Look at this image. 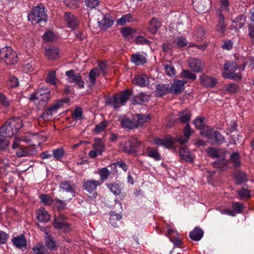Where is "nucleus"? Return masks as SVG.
<instances>
[{"label": "nucleus", "mask_w": 254, "mask_h": 254, "mask_svg": "<svg viewBox=\"0 0 254 254\" xmlns=\"http://www.w3.org/2000/svg\"><path fill=\"white\" fill-rule=\"evenodd\" d=\"M166 74L170 76H175L176 74V70L173 65L171 64H163Z\"/></svg>", "instance_id": "nucleus-58"}, {"label": "nucleus", "mask_w": 254, "mask_h": 254, "mask_svg": "<svg viewBox=\"0 0 254 254\" xmlns=\"http://www.w3.org/2000/svg\"><path fill=\"white\" fill-rule=\"evenodd\" d=\"M217 30L221 33H223L226 28V25L224 23V17L219 19L218 23L216 26Z\"/></svg>", "instance_id": "nucleus-64"}, {"label": "nucleus", "mask_w": 254, "mask_h": 254, "mask_svg": "<svg viewBox=\"0 0 254 254\" xmlns=\"http://www.w3.org/2000/svg\"><path fill=\"white\" fill-rule=\"evenodd\" d=\"M11 104V101L2 92H0V105L4 107H8Z\"/></svg>", "instance_id": "nucleus-60"}, {"label": "nucleus", "mask_w": 254, "mask_h": 254, "mask_svg": "<svg viewBox=\"0 0 254 254\" xmlns=\"http://www.w3.org/2000/svg\"><path fill=\"white\" fill-rule=\"evenodd\" d=\"M45 55L49 60H55L59 58V49L55 47H50L45 49Z\"/></svg>", "instance_id": "nucleus-25"}, {"label": "nucleus", "mask_w": 254, "mask_h": 254, "mask_svg": "<svg viewBox=\"0 0 254 254\" xmlns=\"http://www.w3.org/2000/svg\"><path fill=\"white\" fill-rule=\"evenodd\" d=\"M100 75V72L97 68L92 69L89 73V81L92 85L96 84V77Z\"/></svg>", "instance_id": "nucleus-44"}, {"label": "nucleus", "mask_w": 254, "mask_h": 254, "mask_svg": "<svg viewBox=\"0 0 254 254\" xmlns=\"http://www.w3.org/2000/svg\"><path fill=\"white\" fill-rule=\"evenodd\" d=\"M203 235V232L201 229L197 227H195L191 232L190 233V237L192 240L198 241L200 240Z\"/></svg>", "instance_id": "nucleus-34"}, {"label": "nucleus", "mask_w": 254, "mask_h": 254, "mask_svg": "<svg viewBox=\"0 0 254 254\" xmlns=\"http://www.w3.org/2000/svg\"><path fill=\"white\" fill-rule=\"evenodd\" d=\"M42 202L45 205H50L53 204L54 199H53L49 194H42L39 196Z\"/></svg>", "instance_id": "nucleus-57"}, {"label": "nucleus", "mask_w": 254, "mask_h": 254, "mask_svg": "<svg viewBox=\"0 0 254 254\" xmlns=\"http://www.w3.org/2000/svg\"><path fill=\"white\" fill-rule=\"evenodd\" d=\"M186 82L179 79H174L171 86L170 85V93L174 95H179L184 90V85Z\"/></svg>", "instance_id": "nucleus-8"}, {"label": "nucleus", "mask_w": 254, "mask_h": 254, "mask_svg": "<svg viewBox=\"0 0 254 254\" xmlns=\"http://www.w3.org/2000/svg\"><path fill=\"white\" fill-rule=\"evenodd\" d=\"M65 154V151L63 148L60 147L54 149L53 151V155L57 160H60L62 158Z\"/></svg>", "instance_id": "nucleus-53"}, {"label": "nucleus", "mask_w": 254, "mask_h": 254, "mask_svg": "<svg viewBox=\"0 0 254 254\" xmlns=\"http://www.w3.org/2000/svg\"><path fill=\"white\" fill-rule=\"evenodd\" d=\"M133 20V18L130 13H128L126 15H124L122 17L118 19L117 21V23L118 25H124L127 22H129Z\"/></svg>", "instance_id": "nucleus-46"}, {"label": "nucleus", "mask_w": 254, "mask_h": 254, "mask_svg": "<svg viewBox=\"0 0 254 254\" xmlns=\"http://www.w3.org/2000/svg\"><path fill=\"white\" fill-rule=\"evenodd\" d=\"M63 2L66 7L72 10L77 9L79 6V3L74 0H64Z\"/></svg>", "instance_id": "nucleus-56"}, {"label": "nucleus", "mask_w": 254, "mask_h": 254, "mask_svg": "<svg viewBox=\"0 0 254 254\" xmlns=\"http://www.w3.org/2000/svg\"><path fill=\"white\" fill-rule=\"evenodd\" d=\"M246 22V16L243 14H241L236 17L233 20L232 27L234 29H239L242 28Z\"/></svg>", "instance_id": "nucleus-22"}, {"label": "nucleus", "mask_w": 254, "mask_h": 254, "mask_svg": "<svg viewBox=\"0 0 254 254\" xmlns=\"http://www.w3.org/2000/svg\"><path fill=\"white\" fill-rule=\"evenodd\" d=\"M136 121L135 123V128L142 127L145 123H148L151 119L150 115L138 114L136 115Z\"/></svg>", "instance_id": "nucleus-19"}, {"label": "nucleus", "mask_w": 254, "mask_h": 254, "mask_svg": "<svg viewBox=\"0 0 254 254\" xmlns=\"http://www.w3.org/2000/svg\"><path fill=\"white\" fill-rule=\"evenodd\" d=\"M235 176L237 184H240L247 181V176L245 173L237 171L235 173Z\"/></svg>", "instance_id": "nucleus-52"}, {"label": "nucleus", "mask_w": 254, "mask_h": 254, "mask_svg": "<svg viewBox=\"0 0 254 254\" xmlns=\"http://www.w3.org/2000/svg\"><path fill=\"white\" fill-rule=\"evenodd\" d=\"M46 80L48 83H50L52 85H55L57 80L56 71L54 70L49 71L47 74Z\"/></svg>", "instance_id": "nucleus-51"}, {"label": "nucleus", "mask_w": 254, "mask_h": 254, "mask_svg": "<svg viewBox=\"0 0 254 254\" xmlns=\"http://www.w3.org/2000/svg\"><path fill=\"white\" fill-rule=\"evenodd\" d=\"M222 75L225 78L231 79L236 81L241 80L242 78V74L241 73H235L233 71L223 72Z\"/></svg>", "instance_id": "nucleus-41"}, {"label": "nucleus", "mask_w": 254, "mask_h": 254, "mask_svg": "<svg viewBox=\"0 0 254 254\" xmlns=\"http://www.w3.org/2000/svg\"><path fill=\"white\" fill-rule=\"evenodd\" d=\"M154 93L156 97H162L168 93H170V85L167 84H157Z\"/></svg>", "instance_id": "nucleus-16"}, {"label": "nucleus", "mask_w": 254, "mask_h": 254, "mask_svg": "<svg viewBox=\"0 0 254 254\" xmlns=\"http://www.w3.org/2000/svg\"><path fill=\"white\" fill-rule=\"evenodd\" d=\"M122 217L120 214L112 211L110 214L109 222L113 226L117 227Z\"/></svg>", "instance_id": "nucleus-38"}, {"label": "nucleus", "mask_w": 254, "mask_h": 254, "mask_svg": "<svg viewBox=\"0 0 254 254\" xmlns=\"http://www.w3.org/2000/svg\"><path fill=\"white\" fill-rule=\"evenodd\" d=\"M179 153L182 159L185 160L187 162H190L192 161V159L190 157L189 149L186 146L180 147Z\"/></svg>", "instance_id": "nucleus-27"}, {"label": "nucleus", "mask_w": 254, "mask_h": 254, "mask_svg": "<svg viewBox=\"0 0 254 254\" xmlns=\"http://www.w3.org/2000/svg\"><path fill=\"white\" fill-rule=\"evenodd\" d=\"M223 157L218 158V160L215 161L213 163V166L219 169L221 171H224L228 168V162L225 159V155H222Z\"/></svg>", "instance_id": "nucleus-24"}, {"label": "nucleus", "mask_w": 254, "mask_h": 254, "mask_svg": "<svg viewBox=\"0 0 254 254\" xmlns=\"http://www.w3.org/2000/svg\"><path fill=\"white\" fill-rule=\"evenodd\" d=\"M92 146L93 149L96 150L100 155H102L105 149L104 141L101 138L97 137L94 138Z\"/></svg>", "instance_id": "nucleus-23"}, {"label": "nucleus", "mask_w": 254, "mask_h": 254, "mask_svg": "<svg viewBox=\"0 0 254 254\" xmlns=\"http://www.w3.org/2000/svg\"><path fill=\"white\" fill-rule=\"evenodd\" d=\"M6 125L9 126L13 129L14 132H18V130L23 127L22 121L19 117H13L6 121Z\"/></svg>", "instance_id": "nucleus-12"}, {"label": "nucleus", "mask_w": 254, "mask_h": 254, "mask_svg": "<svg viewBox=\"0 0 254 254\" xmlns=\"http://www.w3.org/2000/svg\"><path fill=\"white\" fill-rule=\"evenodd\" d=\"M119 103L121 105H125L130 97H133V91L131 89H127L118 94Z\"/></svg>", "instance_id": "nucleus-15"}, {"label": "nucleus", "mask_w": 254, "mask_h": 254, "mask_svg": "<svg viewBox=\"0 0 254 254\" xmlns=\"http://www.w3.org/2000/svg\"><path fill=\"white\" fill-rule=\"evenodd\" d=\"M146 153L149 157L156 161L161 160V156L156 149L149 147L147 148Z\"/></svg>", "instance_id": "nucleus-42"}, {"label": "nucleus", "mask_w": 254, "mask_h": 254, "mask_svg": "<svg viewBox=\"0 0 254 254\" xmlns=\"http://www.w3.org/2000/svg\"><path fill=\"white\" fill-rule=\"evenodd\" d=\"M136 30L129 27L122 28L121 33L123 36L125 38H131L136 33Z\"/></svg>", "instance_id": "nucleus-37"}, {"label": "nucleus", "mask_w": 254, "mask_h": 254, "mask_svg": "<svg viewBox=\"0 0 254 254\" xmlns=\"http://www.w3.org/2000/svg\"><path fill=\"white\" fill-rule=\"evenodd\" d=\"M46 248L43 244H38L33 248V251L35 254H47Z\"/></svg>", "instance_id": "nucleus-59"}, {"label": "nucleus", "mask_w": 254, "mask_h": 254, "mask_svg": "<svg viewBox=\"0 0 254 254\" xmlns=\"http://www.w3.org/2000/svg\"><path fill=\"white\" fill-rule=\"evenodd\" d=\"M154 143L156 145L164 146L170 149L173 147L174 141L172 138H166L164 139L155 138L154 139Z\"/></svg>", "instance_id": "nucleus-21"}, {"label": "nucleus", "mask_w": 254, "mask_h": 254, "mask_svg": "<svg viewBox=\"0 0 254 254\" xmlns=\"http://www.w3.org/2000/svg\"><path fill=\"white\" fill-rule=\"evenodd\" d=\"M207 152L209 156L212 158H219L223 157L224 154L220 153V151L213 147H209L207 149Z\"/></svg>", "instance_id": "nucleus-45"}, {"label": "nucleus", "mask_w": 254, "mask_h": 254, "mask_svg": "<svg viewBox=\"0 0 254 254\" xmlns=\"http://www.w3.org/2000/svg\"><path fill=\"white\" fill-rule=\"evenodd\" d=\"M34 150L32 147H20L16 152L18 157L29 156L34 154Z\"/></svg>", "instance_id": "nucleus-26"}, {"label": "nucleus", "mask_w": 254, "mask_h": 254, "mask_svg": "<svg viewBox=\"0 0 254 254\" xmlns=\"http://www.w3.org/2000/svg\"><path fill=\"white\" fill-rule=\"evenodd\" d=\"M11 241L13 245L19 249L26 248L27 246V240L23 234L13 237Z\"/></svg>", "instance_id": "nucleus-14"}, {"label": "nucleus", "mask_w": 254, "mask_h": 254, "mask_svg": "<svg viewBox=\"0 0 254 254\" xmlns=\"http://www.w3.org/2000/svg\"><path fill=\"white\" fill-rule=\"evenodd\" d=\"M65 100H61L57 101L55 104L48 108L40 117L44 120L47 121L49 120V116H51L56 113L57 110L63 105V103L65 102Z\"/></svg>", "instance_id": "nucleus-5"}, {"label": "nucleus", "mask_w": 254, "mask_h": 254, "mask_svg": "<svg viewBox=\"0 0 254 254\" xmlns=\"http://www.w3.org/2000/svg\"><path fill=\"white\" fill-rule=\"evenodd\" d=\"M131 61L136 65H143L146 62V58L142 55L134 54L131 56Z\"/></svg>", "instance_id": "nucleus-32"}, {"label": "nucleus", "mask_w": 254, "mask_h": 254, "mask_svg": "<svg viewBox=\"0 0 254 254\" xmlns=\"http://www.w3.org/2000/svg\"><path fill=\"white\" fill-rule=\"evenodd\" d=\"M107 187L114 194L117 195L121 193L122 190L121 185L118 183L109 184Z\"/></svg>", "instance_id": "nucleus-48"}, {"label": "nucleus", "mask_w": 254, "mask_h": 254, "mask_svg": "<svg viewBox=\"0 0 254 254\" xmlns=\"http://www.w3.org/2000/svg\"><path fill=\"white\" fill-rule=\"evenodd\" d=\"M178 116L180 122L188 124L190 119L191 114L188 110H185L179 112Z\"/></svg>", "instance_id": "nucleus-39"}, {"label": "nucleus", "mask_w": 254, "mask_h": 254, "mask_svg": "<svg viewBox=\"0 0 254 254\" xmlns=\"http://www.w3.org/2000/svg\"><path fill=\"white\" fill-rule=\"evenodd\" d=\"M53 204L54 206L56 208L59 212L66 208V203L59 199H55Z\"/></svg>", "instance_id": "nucleus-50"}, {"label": "nucleus", "mask_w": 254, "mask_h": 254, "mask_svg": "<svg viewBox=\"0 0 254 254\" xmlns=\"http://www.w3.org/2000/svg\"><path fill=\"white\" fill-rule=\"evenodd\" d=\"M180 75L181 77H184L191 80H194L196 78L195 74H193L190 71L186 69L182 70Z\"/></svg>", "instance_id": "nucleus-55"}, {"label": "nucleus", "mask_w": 254, "mask_h": 254, "mask_svg": "<svg viewBox=\"0 0 254 254\" xmlns=\"http://www.w3.org/2000/svg\"><path fill=\"white\" fill-rule=\"evenodd\" d=\"M60 188L64 191L69 192L71 194L70 199L75 196V190L76 185L73 182L70 181H64L60 184Z\"/></svg>", "instance_id": "nucleus-9"}, {"label": "nucleus", "mask_w": 254, "mask_h": 254, "mask_svg": "<svg viewBox=\"0 0 254 254\" xmlns=\"http://www.w3.org/2000/svg\"><path fill=\"white\" fill-rule=\"evenodd\" d=\"M122 127L128 130L135 128V123L130 119L125 116L120 120Z\"/></svg>", "instance_id": "nucleus-31"}, {"label": "nucleus", "mask_w": 254, "mask_h": 254, "mask_svg": "<svg viewBox=\"0 0 254 254\" xmlns=\"http://www.w3.org/2000/svg\"><path fill=\"white\" fill-rule=\"evenodd\" d=\"M248 36L251 43H254V22H251L248 25Z\"/></svg>", "instance_id": "nucleus-63"}, {"label": "nucleus", "mask_w": 254, "mask_h": 254, "mask_svg": "<svg viewBox=\"0 0 254 254\" xmlns=\"http://www.w3.org/2000/svg\"><path fill=\"white\" fill-rule=\"evenodd\" d=\"M161 26V22L157 18H153L149 22L148 29L152 34H155Z\"/></svg>", "instance_id": "nucleus-28"}, {"label": "nucleus", "mask_w": 254, "mask_h": 254, "mask_svg": "<svg viewBox=\"0 0 254 254\" xmlns=\"http://www.w3.org/2000/svg\"><path fill=\"white\" fill-rule=\"evenodd\" d=\"M106 103L110 105L115 109L118 108L121 106L119 103V99L118 98V94L107 98L106 100Z\"/></svg>", "instance_id": "nucleus-43"}, {"label": "nucleus", "mask_w": 254, "mask_h": 254, "mask_svg": "<svg viewBox=\"0 0 254 254\" xmlns=\"http://www.w3.org/2000/svg\"><path fill=\"white\" fill-rule=\"evenodd\" d=\"M132 82L139 86L145 87L148 85L149 79L146 74L137 75L132 79Z\"/></svg>", "instance_id": "nucleus-18"}, {"label": "nucleus", "mask_w": 254, "mask_h": 254, "mask_svg": "<svg viewBox=\"0 0 254 254\" xmlns=\"http://www.w3.org/2000/svg\"><path fill=\"white\" fill-rule=\"evenodd\" d=\"M226 91L230 94H234L240 90L239 86L235 83H230L225 85Z\"/></svg>", "instance_id": "nucleus-47"}, {"label": "nucleus", "mask_w": 254, "mask_h": 254, "mask_svg": "<svg viewBox=\"0 0 254 254\" xmlns=\"http://www.w3.org/2000/svg\"><path fill=\"white\" fill-rule=\"evenodd\" d=\"M98 172L100 177V180L102 181L106 180L110 174V170L105 167L100 169Z\"/></svg>", "instance_id": "nucleus-54"}, {"label": "nucleus", "mask_w": 254, "mask_h": 254, "mask_svg": "<svg viewBox=\"0 0 254 254\" xmlns=\"http://www.w3.org/2000/svg\"><path fill=\"white\" fill-rule=\"evenodd\" d=\"M0 59L7 65L17 63V55L10 47H5L0 49Z\"/></svg>", "instance_id": "nucleus-2"}, {"label": "nucleus", "mask_w": 254, "mask_h": 254, "mask_svg": "<svg viewBox=\"0 0 254 254\" xmlns=\"http://www.w3.org/2000/svg\"><path fill=\"white\" fill-rule=\"evenodd\" d=\"M217 144H221L225 141V138L221 133L215 131L212 134Z\"/></svg>", "instance_id": "nucleus-62"}, {"label": "nucleus", "mask_w": 254, "mask_h": 254, "mask_svg": "<svg viewBox=\"0 0 254 254\" xmlns=\"http://www.w3.org/2000/svg\"><path fill=\"white\" fill-rule=\"evenodd\" d=\"M201 135L205 136L208 139H210L212 136V129L208 126L204 125L199 129Z\"/></svg>", "instance_id": "nucleus-49"}, {"label": "nucleus", "mask_w": 254, "mask_h": 254, "mask_svg": "<svg viewBox=\"0 0 254 254\" xmlns=\"http://www.w3.org/2000/svg\"><path fill=\"white\" fill-rule=\"evenodd\" d=\"M149 99V96L143 92H141L138 95L132 97L133 102L138 104L147 102Z\"/></svg>", "instance_id": "nucleus-33"}, {"label": "nucleus", "mask_w": 254, "mask_h": 254, "mask_svg": "<svg viewBox=\"0 0 254 254\" xmlns=\"http://www.w3.org/2000/svg\"><path fill=\"white\" fill-rule=\"evenodd\" d=\"M206 32V31L202 26L198 25L195 28L193 35L196 37L197 40L201 41L205 38Z\"/></svg>", "instance_id": "nucleus-29"}, {"label": "nucleus", "mask_w": 254, "mask_h": 254, "mask_svg": "<svg viewBox=\"0 0 254 254\" xmlns=\"http://www.w3.org/2000/svg\"><path fill=\"white\" fill-rule=\"evenodd\" d=\"M37 218L39 221L46 223L50 221L51 216L48 211L44 209H40L37 212Z\"/></svg>", "instance_id": "nucleus-30"}, {"label": "nucleus", "mask_w": 254, "mask_h": 254, "mask_svg": "<svg viewBox=\"0 0 254 254\" xmlns=\"http://www.w3.org/2000/svg\"><path fill=\"white\" fill-rule=\"evenodd\" d=\"M189 65L191 70L195 72H201L204 68L203 63L201 60L198 59H190Z\"/></svg>", "instance_id": "nucleus-10"}, {"label": "nucleus", "mask_w": 254, "mask_h": 254, "mask_svg": "<svg viewBox=\"0 0 254 254\" xmlns=\"http://www.w3.org/2000/svg\"><path fill=\"white\" fill-rule=\"evenodd\" d=\"M201 84L205 87H213L217 83L215 78L202 74L199 76Z\"/></svg>", "instance_id": "nucleus-17"}, {"label": "nucleus", "mask_w": 254, "mask_h": 254, "mask_svg": "<svg viewBox=\"0 0 254 254\" xmlns=\"http://www.w3.org/2000/svg\"><path fill=\"white\" fill-rule=\"evenodd\" d=\"M140 144V141L136 137H131L128 140L125 141L122 147V151L127 153H136L137 152L136 148Z\"/></svg>", "instance_id": "nucleus-4"}, {"label": "nucleus", "mask_w": 254, "mask_h": 254, "mask_svg": "<svg viewBox=\"0 0 254 254\" xmlns=\"http://www.w3.org/2000/svg\"><path fill=\"white\" fill-rule=\"evenodd\" d=\"M47 18L45 7L42 3L33 7L28 15V20L31 21L33 24H36L42 21L46 22Z\"/></svg>", "instance_id": "nucleus-1"}, {"label": "nucleus", "mask_w": 254, "mask_h": 254, "mask_svg": "<svg viewBox=\"0 0 254 254\" xmlns=\"http://www.w3.org/2000/svg\"><path fill=\"white\" fill-rule=\"evenodd\" d=\"M100 185H101V183L99 181L93 179L84 180L83 182L84 189L89 193H92L96 190V188Z\"/></svg>", "instance_id": "nucleus-13"}, {"label": "nucleus", "mask_w": 254, "mask_h": 254, "mask_svg": "<svg viewBox=\"0 0 254 254\" xmlns=\"http://www.w3.org/2000/svg\"><path fill=\"white\" fill-rule=\"evenodd\" d=\"M53 225L56 229L60 231V233H67L71 230L70 224L59 220H54Z\"/></svg>", "instance_id": "nucleus-11"}, {"label": "nucleus", "mask_w": 254, "mask_h": 254, "mask_svg": "<svg viewBox=\"0 0 254 254\" xmlns=\"http://www.w3.org/2000/svg\"><path fill=\"white\" fill-rule=\"evenodd\" d=\"M230 159L235 168H237L240 166V156L238 152L232 153L230 156Z\"/></svg>", "instance_id": "nucleus-61"}, {"label": "nucleus", "mask_w": 254, "mask_h": 254, "mask_svg": "<svg viewBox=\"0 0 254 254\" xmlns=\"http://www.w3.org/2000/svg\"><path fill=\"white\" fill-rule=\"evenodd\" d=\"M183 131L184 136L178 137L176 139L179 143L182 145L188 142V139L189 138L191 134L192 133V130H191L190 126L188 124H187L185 127Z\"/></svg>", "instance_id": "nucleus-20"}, {"label": "nucleus", "mask_w": 254, "mask_h": 254, "mask_svg": "<svg viewBox=\"0 0 254 254\" xmlns=\"http://www.w3.org/2000/svg\"><path fill=\"white\" fill-rule=\"evenodd\" d=\"M51 98V91L48 87H42L38 89L34 94L30 95L29 99L31 101L35 100L43 102L46 105Z\"/></svg>", "instance_id": "nucleus-3"}, {"label": "nucleus", "mask_w": 254, "mask_h": 254, "mask_svg": "<svg viewBox=\"0 0 254 254\" xmlns=\"http://www.w3.org/2000/svg\"><path fill=\"white\" fill-rule=\"evenodd\" d=\"M64 18L67 26L72 30H75L78 27L79 21L78 18L71 12H65Z\"/></svg>", "instance_id": "nucleus-7"}, {"label": "nucleus", "mask_w": 254, "mask_h": 254, "mask_svg": "<svg viewBox=\"0 0 254 254\" xmlns=\"http://www.w3.org/2000/svg\"><path fill=\"white\" fill-rule=\"evenodd\" d=\"M0 133L4 134L5 136L9 138L17 134V132H14L13 129L11 128L9 126L6 125V122L4 125L0 127Z\"/></svg>", "instance_id": "nucleus-35"}, {"label": "nucleus", "mask_w": 254, "mask_h": 254, "mask_svg": "<svg viewBox=\"0 0 254 254\" xmlns=\"http://www.w3.org/2000/svg\"><path fill=\"white\" fill-rule=\"evenodd\" d=\"M101 27L103 29H107L109 28L114 23V20L111 18L109 14H105L100 22H99Z\"/></svg>", "instance_id": "nucleus-36"}, {"label": "nucleus", "mask_w": 254, "mask_h": 254, "mask_svg": "<svg viewBox=\"0 0 254 254\" xmlns=\"http://www.w3.org/2000/svg\"><path fill=\"white\" fill-rule=\"evenodd\" d=\"M65 75L67 76V80L69 82L74 83L80 88H83L84 82L82 80L81 74L79 73H75L72 69L66 71Z\"/></svg>", "instance_id": "nucleus-6"}, {"label": "nucleus", "mask_w": 254, "mask_h": 254, "mask_svg": "<svg viewBox=\"0 0 254 254\" xmlns=\"http://www.w3.org/2000/svg\"><path fill=\"white\" fill-rule=\"evenodd\" d=\"M45 240L47 246L50 250H54L56 247L57 242L54 240L53 236L48 233L45 234Z\"/></svg>", "instance_id": "nucleus-40"}]
</instances>
